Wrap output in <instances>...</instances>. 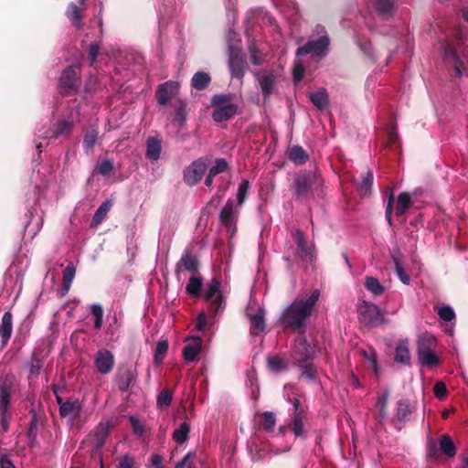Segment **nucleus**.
<instances>
[{
  "mask_svg": "<svg viewBox=\"0 0 468 468\" xmlns=\"http://www.w3.org/2000/svg\"><path fill=\"white\" fill-rule=\"evenodd\" d=\"M320 181L317 171L301 170L294 178L291 186L292 195L297 199H306L309 197L314 186Z\"/></svg>",
  "mask_w": 468,
  "mask_h": 468,
  "instance_id": "nucleus-3",
  "label": "nucleus"
},
{
  "mask_svg": "<svg viewBox=\"0 0 468 468\" xmlns=\"http://www.w3.org/2000/svg\"><path fill=\"white\" fill-rule=\"evenodd\" d=\"M11 398V387L6 383L0 386V425L3 432L9 430L11 415L8 413V407Z\"/></svg>",
  "mask_w": 468,
  "mask_h": 468,
  "instance_id": "nucleus-13",
  "label": "nucleus"
},
{
  "mask_svg": "<svg viewBox=\"0 0 468 468\" xmlns=\"http://www.w3.org/2000/svg\"><path fill=\"white\" fill-rule=\"evenodd\" d=\"M288 159L297 165H303L309 159V154L300 145H293L288 148Z\"/></svg>",
  "mask_w": 468,
  "mask_h": 468,
  "instance_id": "nucleus-25",
  "label": "nucleus"
},
{
  "mask_svg": "<svg viewBox=\"0 0 468 468\" xmlns=\"http://www.w3.org/2000/svg\"><path fill=\"white\" fill-rule=\"evenodd\" d=\"M292 358L295 366L314 361V348L307 342L304 335H299L292 346Z\"/></svg>",
  "mask_w": 468,
  "mask_h": 468,
  "instance_id": "nucleus-10",
  "label": "nucleus"
},
{
  "mask_svg": "<svg viewBox=\"0 0 468 468\" xmlns=\"http://www.w3.org/2000/svg\"><path fill=\"white\" fill-rule=\"evenodd\" d=\"M411 206V197L410 195L407 192H402L399 195L397 199V206L395 214L397 217L403 216L406 211Z\"/></svg>",
  "mask_w": 468,
  "mask_h": 468,
  "instance_id": "nucleus-38",
  "label": "nucleus"
},
{
  "mask_svg": "<svg viewBox=\"0 0 468 468\" xmlns=\"http://www.w3.org/2000/svg\"><path fill=\"white\" fill-rule=\"evenodd\" d=\"M73 129V122L69 120L60 119L58 121L50 138L57 139L59 136H69Z\"/></svg>",
  "mask_w": 468,
  "mask_h": 468,
  "instance_id": "nucleus-33",
  "label": "nucleus"
},
{
  "mask_svg": "<svg viewBox=\"0 0 468 468\" xmlns=\"http://www.w3.org/2000/svg\"><path fill=\"white\" fill-rule=\"evenodd\" d=\"M81 410L80 402L76 399L74 401H66L65 404L59 407V415L62 418H67L70 415H79Z\"/></svg>",
  "mask_w": 468,
  "mask_h": 468,
  "instance_id": "nucleus-36",
  "label": "nucleus"
},
{
  "mask_svg": "<svg viewBox=\"0 0 468 468\" xmlns=\"http://www.w3.org/2000/svg\"><path fill=\"white\" fill-rule=\"evenodd\" d=\"M173 393L169 388H164L157 397V406L159 408L168 407L171 404Z\"/></svg>",
  "mask_w": 468,
  "mask_h": 468,
  "instance_id": "nucleus-52",
  "label": "nucleus"
},
{
  "mask_svg": "<svg viewBox=\"0 0 468 468\" xmlns=\"http://www.w3.org/2000/svg\"><path fill=\"white\" fill-rule=\"evenodd\" d=\"M29 413L31 414V420L29 422V427L27 431V445L30 448H33L37 444L38 420H37V413L34 409H31Z\"/></svg>",
  "mask_w": 468,
  "mask_h": 468,
  "instance_id": "nucleus-27",
  "label": "nucleus"
},
{
  "mask_svg": "<svg viewBox=\"0 0 468 468\" xmlns=\"http://www.w3.org/2000/svg\"><path fill=\"white\" fill-rule=\"evenodd\" d=\"M233 95L217 94L211 99V105L215 108L212 118L216 122H222L231 119L238 111V105L234 103Z\"/></svg>",
  "mask_w": 468,
  "mask_h": 468,
  "instance_id": "nucleus-6",
  "label": "nucleus"
},
{
  "mask_svg": "<svg viewBox=\"0 0 468 468\" xmlns=\"http://www.w3.org/2000/svg\"><path fill=\"white\" fill-rule=\"evenodd\" d=\"M100 49L101 46L97 41H94L90 45L88 50V58L90 60V66L96 62Z\"/></svg>",
  "mask_w": 468,
  "mask_h": 468,
  "instance_id": "nucleus-59",
  "label": "nucleus"
},
{
  "mask_svg": "<svg viewBox=\"0 0 468 468\" xmlns=\"http://www.w3.org/2000/svg\"><path fill=\"white\" fill-rule=\"evenodd\" d=\"M395 0H376L375 8L377 12L383 16H389L393 13Z\"/></svg>",
  "mask_w": 468,
  "mask_h": 468,
  "instance_id": "nucleus-45",
  "label": "nucleus"
},
{
  "mask_svg": "<svg viewBox=\"0 0 468 468\" xmlns=\"http://www.w3.org/2000/svg\"><path fill=\"white\" fill-rule=\"evenodd\" d=\"M112 207V202L111 200H106L102 202L93 215L90 227L97 228L106 218Z\"/></svg>",
  "mask_w": 468,
  "mask_h": 468,
  "instance_id": "nucleus-30",
  "label": "nucleus"
},
{
  "mask_svg": "<svg viewBox=\"0 0 468 468\" xmlns=\"http://www.w3.org/2000/svg\"><path fill=\"white\" fill-rule=\"evenodd\" d=\"M113 170V163L110 159H104L96 165V171L104 176H108Z\"/></svg>",
  "mask_w": 468,
  "mask_h": 468,
  "instance_id": "nucleus-54",
  "label": "nucleus"
},
{
  "mask_svg": "<svg viewBox=\"0 0 468 468\" xmlns=\"http://www.w3.org/2000/svg\"><path fill=\"white\" fill-rule=\"evenodd\" d=\"M229 67L232 78L241 80L248 69L246 56L235 48H229Z\"/></svg>",
  "mask_w": 468,
  "mask_h": 468,
  "instance_id": "nucleus-12",
  "label": "nucleus"
},
{
  "mask_svg": "<svg viewBox=\"0 0 468 468\" xmlns=\"http://www.w3.org/2000/svg\"><path fill=\"white\" fill-rule=\"evenodd\" d=\"M209 164L210 159L207 156H203L193 161L184 169L183 176L185 183L189 186L197 185L203 178Z\"/></svg>",
  "mask_w": 468,
  "mask_h": 468,
  "instance_id": "nucleus-8",
  "label": "nucleus"
},
{
  "mask_svg": "<svg viewBox=\"0 0 468 468\" xmlns=\"http://www.w3.org/2000/svg\"><path fill=\"white\" fill-rule=\"evenodd\" d=\"M129 420L133 432L137 435H143L144 432V426L141 423V421L134 416H131Z\"/></svg>",
  "mask_w": 468,
  "mask_h": 468,
  "instance_id": "nucleus-62",
  "label": "nucleus"
},
{
  "mask_svg": "<svg viewBox=\"0 0 468 468\" xmlns=\"http://www.w3.org/2000/svg\"><path fill=\"white\" fill-rule=\"evenodd\" d=\"M433 392L438 399H443L447 394L446 385L441 381L436 382L433 387Z\"/></svg>",
  "mask_w": 468,
  "mask_h": 468,
  "instance_id": "nucleus-64",
  "label": "nucleus"
},
{
  "mask_svg": "<svg viewBox=\"0 0 468 468\" xmlns=\"http://www.w3.org/2000/svg\"><path fill=\"white\" fill-rule=\"evenodd\" d=\"M365 287L375 296H379L385 292V287L380 283L378 278L367 276L365 278Z\"/></svg>",
  "mask_w": 468,
  "mask_h": 468,
  "instance_id": "nucleus-39",
  "label": "nucleus"
},
{
  "mask_svg": "<svg viewBox=\"0 0 468 468\" xmlns=\"http://www.w3.org/2000/svg\"><path fill=\"white\" fill-rule=\"evenodd\" d=\"M219 220L226 227L233 224V201L229 200L219 213Z\"/></svg>",
  "mask_w": 468,
  "mask_h": 468,
  "instance_id": "nucleus-40",
  "label": "nucleus"
},
{
  "mask_svg": "<svg viewBox=\"0 0 468 468\" xmlns=\"http://www.w3.org/2000/svg\"><path fill=\"white\" fill-rule=\"evenodd\" d=\"M312 103L319 110H324L329 103V96L325 89L321 88L309 94Z\"/></svg>",
  "mask_w": 468,
  "mask_h": 468,
  "instance_id": "nucleus-28",
  "label": "nucleus"
},
{
  "mask_svg": "<svg viewBox=\"0 0 468 468\" xmlns=\"http://www.w3.org/2000/svg\"><path fill=\"white\" fill-rule=\"evenodd\" d=\"M98 135L99 132L96 129H90L85 133L83 145L86 150H90L93 148L94 144L97 142Z\"/></svg>",
  "mask_w": 468,
  "mask_h": 468,
  "instance_id": "nucleus-51",
  "label": "nucleus"
},
{
  "mask_svg": "<svg viewBox=\"0 0 468 468\" xmlns=\"http://www.w3.org/2000/svg\"><path fill=\"white\" fill-rule=\"evenodd\" d=\"M437 346L436 338L428 333L419 335L417 340V355L419 362L428 367H434L440 364V359L434 350Z\"/></svg>",
  "mask_w": 468,
  "mask_h": 468,
  "instance_id": "nucleus-4",
  "label": "nucleus"
},
{
  "mask_svg": "<svg viewBox=\"0 0 468 468\" xmlns=\"http://www.w3.org/2000/svg\"><path fill=\"white\" fill-rule=\"evenodd\" d=\"M203 286V279L201 276L192 275L186 286V292L192 297H199Z\"/></svg>",
  "mask_w": 468,
  "mask_h": 468,
  "instance_id": "nucleus-37",
  "label": "nucleus"
},
{
  "mask_svg": "<svg viewBox=\"0 0 468 468\" xmlns=\"http://www.w3.org/2000/svg\"><path fill=\"white\" fill-rule=\"evenodd\" d=\"M250 183L248 179H242L239 185L237 192V202L239 206H242L249 195Z\"/></svg>",
  "mask_w": 468,
  "mask_h": 468,
  "instance_id": "nucleus-46",
  "label": "nucleus"
},
{
  "mask_svg": "<svg viewBox=\"0 0 468 468\" xmlns=\"http://www.w3.org/2000/svg\"><path fill=\"white\" fill-rule=\"evenodd\" d=\"M372 184L373 173L371 170L367 169L365 173L361 174V181L356 184L357 191L363 197L368 196L371 192Z\"/></svg>",
  "mask_w": 468,
  "mask_h": 468,
  "instance_id": "nucleus-29",
  "label": "nucleus"
},
{
  "mask_svg": "<svg viewBox=\"0 0 468 468\" xmlns=\"http://www.w3.org/2000/svg\"><path fill=\"white\" fill-rule=\"evenodd\" d=\"M388 400V391L383 392L378 398V407L379 408V417L381 419H385L387 416Z\"/></svg>",
  "mask_w": 468,
  "mask_h": 468,
  "instance_id": "nucleus-56",
  "label": "nucleus"
},
{
  "mask_svg": "<svg viewBox=\"0 0 468 468\" xmlns=\"http://www.w3.org/2000/svg\"><path fill=\"white\" fill-rule=\"evenodd\" d=\"M393 203H394V195H393V192L390 191V194L388 196V204L386 207V212H385L386 219L389 226L393 225V221H392Z\"/></svg>",
  "mask_w": 468,
  "mask_h": 468,
  "instance_id": "nucleus-60",
  "label": "nucleus"
},
{
  "mask_svg": "<svg viewBox=\"0 0 468 468\" xmlns=\"http://www.w3.org/2000/svg\"><path fill=\"white\" fill-rule=\"evenodd\" d=\"M409 341L400 340L396 346L395 361L399 364L410 365V354L409 349Z\"/></svg>",
  "mask_w": 468,
  "mask_h": 468,
  "instance_id": "nucleus-24",
  "label": "nucleus"
},
{
  "mask_svg": "<svg viewBox=\"0 0 468 468\" xmlns=\"http://www.w3.org/2000/svg\"><path fill=\"white\" fill-rule=\"evenodd\" d=\"M438 315L445 322H451L455 318V313L451 306H442L438 311Z\"/></svg>",
  "mask_w": 468,
  "mask_h": 468,
  "instance_id": "nucleus-58",
  "label": "nucleus"
},
{
  "mask_svg": "<svg viewBox=\"0 0 468 468\" xmlns=\"http://www.w3.org/2000/svg\"><path fill=\"white\" fill-rule=\"evenodd\" d=\"M414 410L413 404L409 399H400L398 402L396 416L399 421L407 422L410 420Z\"/></svg>",
  "mask_w": 468,
  "mask_h": 468,
  "instance_id": "nucleus-23",
  "label": "nucleus"
},
{
  "mask_svg": "<svg viewBox=\"0 0 468 468\" xmlns=\"http://www.w3.org/2000/svg\"><path fill=\"white\" fill-rule=\"evenodd\" d=\"M44 365V355L43 351L40 349L34 350L30 360L27 362V367L29 370V379L36 378L39 376L41 368Z\"/></svg>",
  "mask_w": 468,
  "mask_h": 468,
  "instance_id": "nucleus-21",
  "label": "nucleus"
},
{
  "mask_svg": "<svg viewBox=\"0 0 468 468\" xmlns=\"http://www.w3.org/2000/svg\"><path fill=\"white\" fill-rule=\"evenodd\" d=\"M247 318L250 322V334L251 335H260L265 332L266 320L264 309L259 307L255 314H247Z\"/></svg>",
  "mask_w": 468,
  "mask_h": 468,
  "instance_id": "nucleus-18",
  "label": "nucleus"
},
{
  "mask_svg": "<svg viewBox=\"0 0 468 468\" xmlns=\"http://www.w3.org/2000/svg\"><path fill=\"white\" fill-rule=\"evenodd\" d=\"M319 296L320 292L314 290L307 299L294 300L282 312L279 324L284 330L298 331L299 335H304L305 321L311 316Z\"/></svg>",
  "mask_w": 468,
  "mask_h": 468,
  "instance_id": "nucleus-1",
  "label": "nucleus"
},
{
  "mask_svg": "<svg viewBox=\"0 0 468 468\" xmlns=\"http://www.w3.org/2000/svg\"><path fill=\"white\" fill-rule=\"evenodd\" d=\"M137 372L132 366L119 365L115 373L114 381L121 392H126L134 383Z\"/></svg>",
  "mask_w": 468,
  "mask_h": 468,
  "instance_id": "nucleus-14",
  "label": "nucleus"
},
{
  "mask_svg": "<svg viewBox=\"0 0 468 468\" xmlns=\"http://www.w3.org/2000/svg\"><path fill=\"white\" fill-rule=\"evenodd\" d=\"M68 18L77 27L80 28L82 27V16L80 8L76 4L70 3L68 6L67 13Z\"/></svg>",
  "mask_w": 468,
  "mask_h": 468,
  "instance_id": "nucleus-41",
  "label": "nucleus"
},
{
  "mask_svg": "<svg viewBox=\"0 0 468 468\" xmlns=\"http://www.w3.org/2000/svg\"><path fill=\"white\" fill-rule=\"evenodd\" d=\"M221 282L218 278L213 277L207 283L204 293V300L208 304V314L216 318L221 314L226 307V300L220 291Z\"/></svg>",
  "mask_w": 468,
  "mask_h": 468,
  "instance_id": "nucleus-5",
  "label": "nucleus"
},
{
  "mask_svg": "<svg viewBox=\"0 0 468 468\" xmlns=\"http://www.w3.org/2000/svg\"><path fill=\"white\" fill-rule=\"evenodd\" d=\"M303 418L304 414L297 413L292 414V431L297 437H302L304 433L303 431Z\"/></svg>",
  "mask_w": 468,
  "mask_h": 468,
  "instance_id": "nucleus-49",
  "label": "nucleus"
},
{
  "mask_svg": "<svg viewBox=\"0 0 468 468\" xmlns=\"http://www.w3.org/2000/svg\"><path fill=\"white\" fill-rule=\"evenodd\" d=\"M439 446L441 452L449 458H452L456 454V446L451 436L448 434H443L440 438Z\"/></svg>",
  "mask_w": 468,
  "mask_h": 468,
  "instance_id": "nucleus-35",
  "label": "nucleus"
},
{
  "mask_svg": "<svg viewBox=\"0 0 468 468\" xmlns=\"http://www.w3.org/2000/svg\"><path fill=\"white\" fill-rule=\"evenodd\" d=\"M260 428L267 432H271L276 425V418L273 412L265 411L261 416Z\"/></svg>",
  "mask_w": 468,
  "mask_h": 468,
  "instance_id": "nucleus-42",
  "label": "nucleus"
},
{
  "mask_svg": "<svg viewBox=\"0 0 468 468\" xmlns=\"http://www.w3.org/2000/svg\"><path fill=\"white\" fill-rule=\"evenodd\" d=\"M211 82V77L208 73L198 71L191 79V87L197 90H205Z\"/></svg>",
  "mask_w": 468,
  "mask_h": 468,
  "instance_id": "nucleus-31",
  "label": "nucleus"
},
{
  "mask_svg": "<svg viewBox=\"0 0 468 468\" xmlns=\"http://www.w3.org/2000/svg\"><path fill=\"white\" fill-rule=\"evenodd\" d=\"M225 188L219 186L218 192L210 198L207 206L217 207L224 197Z\"/></svg>",
  "mask_w": 468,
  "mask_h": 468,
  "instance_id": "nucleus-63",
  "label": "nucleus"
},
{
  "mask_svg": "<svg viewBox=\"0 0 468 468\" xmlns=\"http://www.w3.org/2000/svg\"><path fill=\"white\" fill-rule=\"evenodd\" d=\"M293 244L284 250L283 259L287 262V268L292 269L293 263L309 261L316 260L315 247L309 243L304 233L301 229H296L292 235Z\"/></svg>",
  "mask_w": 468,
  "mask_h": 468,
  "instance_id": "nucleus-2",
  "label": "nucleus"
},
{
  "mask_svg": "<svg viewBox=\"0 0 468 468\" xmlns=\"http://www.w3.org/2000/svg\"><path fill=\"white\" fill-rule=\"evenodd\" d=\"M115 363L113 354L107 349H100L94 357V365L97 370L103 375L112 372Z\"/></svg>",
  "mask_w": 468,
  "mask_h": 468,
  "instance_id": "nucleus-16",
  "label": "nucleus"
},
{
  "mask_svg": "<svg viewBox=\"0 0 468 468\" xmlns=\"http://www.w3.org/2000/svg\"><path fill=\"white\" fill-rule=\"evenodd\" d=\"M199 261L197 257L191 251L186 250L176 263V272L178 275L181 271H186L195 274L197 272Z\"/></svg>",
  "mask_w": 468,
  "mask_h": 468,
  "instance_id": "nucleus-19",
  "label": "nucleus"
},
{
  "mask_svg": "<svg viewBox=\"0 0 468 468\" xmlns=\"http://www.w3.org/2000/svg\"><path fill=\"white\" fill-rule=\"evenodd\" d=\"M267 367L274 373L284 372L288 369L287 361L278 355L268 356Z\"/></svg>",
  "mask_w": 468,
  "mask_h": 468,
  "instance_id": "nucleus-32",
  "label": "nucleus"
},
{
  "mask_svg": "<svg viewBox=\"0 0 468 468\" xmlns=\"http://www.w3.org/2000/svg\"><path fill=\"white\" fill-rule=\"evenodd\" d=\"M178 90L179 83L177 81L168 80L158 85L155 91L157 102L162 106H165L178 93Z\"/></svg>",
  "mask_w": 468,
  "mask_h": 468,
  "instance_id": "nucleus-15",
  "label": "nucleus"
},
{
  "mask_svg": "<svg viewBox=\"0 0 468 468\" xmlns=\"http://www.w3.org/2000/svg\"><path fill=\"white\" fill-rule=\"evenodd\" d=\"M357 314L360 322L370 327H378L385 323L384 313L372 303L362 301L357 304Z\"/></svg>",
  "mask_w": 468,
  "mask_h": 468,
  "instance_id": "nucleus-7",
  "label": "nucleus"
},
{
  "mask_svg": "<svg viewBox=\"0 0 468 468\" xmlns=\"http://www.w3.org/2000/svg\"><path fill=\"white\" fill-rule=\"evenodd\" d=\"M187 120L186 102L182 99L176 100L174 122L179 126H184Z\"/></svg>",
  "mask_w": 468,
  "mask_h": 468,
  "instance_id": "nucleus-34",
  "label": "nucleus"
},
{
  "mask_svg": "<svg viewBox=\"0 0 468 468\" xmlns=\"http://www.w3.org/2000/svg\"><path fill=\"white\" fill-rule=\"evenodd\" d=\"M440 447H438L437 441L429 438L427 441V459L430 461H437L440 457Z\"/></svg>",
  "mask_w": 468,
  "mask_h": 468,
  "instance_id": "nucleus-50",
  "label": "nucleus"
},
{
  "mask_svg": "<svg viewBox=\"0 0 468 468\" xmlns=\"http://www.w3.org/2000/svg\"><path fill=\"white\" fill-rule=\"evenodd\" d=\"M108 431L104 426L97 427L95 431V442L97 447H101L105 443Z\"/></svg>",
  "mask_w": 468,
  "mask_h": 468,
  "instance_id": "nucleus-57",
  "label": "nucleus"
},
{
  "mask_svg": "<svg viewBox=\"0 0 468 468\" xmlns=\"http://www.w3.org/2000/svg\"><path fill=\"white\" fill-rule=\"evenodd\" d=\"M229 167V165L225 158H217L208 172L210 173V176H217L218 175L227 171Z\"/></svg>",
  "mask_w": 468,
  "mask_h": 468,
  "instance_id": "nucleus-48",
  "label": "nucleus"
},
{
  "mask_svg": "<svg viewBox=\"0 0 468 468\" xmlns=\"http://www.w3.org/2000/svg\"><path fill=\"white\" fill-rule=\"evenodd\" d=\"M296 367L301 369L302 377H304L309 380H314L316 378L317 372L314 365V361L297 365Z\"/></svg>",
  "mask_w": 468,
  "mask_h": 468,
  "instance_id": "nucleus-47",
  "label": "nucleus"
},
{
  "mask_svg": "<svg viewBox=\"0 0 468 468\" xmlns=\"http://www.w3.org/2000/svg\"><path fill=\"white\" fill-rule=\"evenodd\" d=\"M58 88L62 96H70L79 91L80 82L75 67L69 66L63 70L58 80Z\"/></svg>",
  "mask_w": 468,
  "mask_h": 468,
  "instance_id": "nucleus-11",
  "label": "nucleus"
},
{
  "mask_svg": "<svg viewBox=\"0 0 468 468\" xmlns=\"http://www.w3.org/2000/svg\"><path fill=\"white\" fill-rule=\"evenodd\" d=\"M168 341L167 340H159L156 344L155 350H154V363L159 366L163 363L164 357L166 355L168 351Z\"/></svg>",
  "mask_w": 468,
  "mask_h": 468,
  "instance_id": "nucleus-44",
  "label": "nucleus"
},
{
  "mask_svg": "<svg viewBox=\"0 0 468 468\" xmlns=\"http://www.w3.org/2000/svg\"><path fill=\"white\" fill-rule=\"evenodd\" d=\"M13 332V314L11 312H5L1 320L0 324V337L2 342V347H5Z\"/></svg>",
  "mask_w": 468,
  "mask_h": 468,
  "instance_id": "nucleus-22",
  "label": "nucleus"
},
{
  "mask_svg": "<svg viewBox=\"0 0 468 468\" xmlns=\"http://www.w3.org/2000/svg\"><path fill=\"white\" fill-rule=\"evenodd\" d=\"M161 151V141L155 137H149L146 141V158L152 161H157L160 158Z\"/></svg>",
  "mask_w": 468,
  "mask_h": 468,
  "instance_id": "nucleus-26",
  "label": "nucleus"
},
{
  "mask_svg": "<svg viewBox=\"0 0 468 468\" xmlns=\"http://www.w3.org/2000/svg\"><path fill=\"white\" fill-rule=\"evenodd\" d=\"M189 341L182 351L184 359L187 362H195L199 358V353L202 348V339L200 336H191L186 339Z\"/></svg>",
  "mask_w": 468,
  "mask_h": 468,
  "instance_id": "nucleus-20",
  "label": "nucleus"
},
{
  "mask_svg": "<svg viewBox=\"0 0 468 468\" xmlns=\"http://www.w3.org/2000/svg\"><path fill=\"white\" fill-rule=\"evenodd\" d=\"M90 312L95 318L94 327L101 329L103 322V309L100 304H92L90 306Z\"/></svg>",
  "mask_w": 468,
  "mask_h": 468,
  "instance_id": "nucleus-53",
  "label": "nucleus"
},
{
  "mask_svg": "<svg viewBox=\"0 0 468 468\" xmlns=\"http://www.w3.org/2000/svg\"><path fill=\"white\" fill-rule=\"evenodd\" d=\"M395 271L399 279L406 285L410 284V277L402 267L401 263L398 259H394Z\"/></svg>",
  "mask_w": 468,
  "mask_h": 468,
  "instance_id": "nucleus-55",
  "label": "nucleus"
},
{
  "mask_svg": "<svg viewBox=\"0 0 468 468\" xmlns=\"http://www.w3.org/2000/svg\"><path fill=\"white\" fill-rule=\"evenodd\" d=\"M190 426L187 422L180 424L173 433V439L179 444L185 443L189 438Z\"/></svg>",
  "mask_w": 468,
  "mask_h": 468,
  "instance_id": "nucleus-43",
  "label": "nucleus"
},
{
  "mask_svg": "<svg viewBox=\"0 0 468 468\" xmlns=\"http://www.w3.org/2000/svg\"><path fill=\"white\" fill-rule=\"evenodd\" d=\"M76 268L72 263L69 264L63 271V282L72 283L75 277Z\"/></svg>",
  "mask_w": 468,
  "mask_h": 468,
  "instance_id": "nucleus-61",
  "label": "nucleus"
},
{
  "mask_svg": "<svg viewBox=\"0 0 468 468\" xmlns=\"http://www.w3.org/2000/svg\"><path fill=\"white\" fill-rule=\"evenodd\" d=\"M330 38L327 35L322 36L315 40H309L304 45L296 49L295 55L297 57L306 56L313 54L318 58H324L329 50Z\"/></svg>",
  "mask_w": 468,
  "mask_h": 468,
  "instance_id": "nucleus-9",
  "label": "nucleus"
},
{
  "mask_svg": "<svg viewBox=\"0 0 468 468\" xmlns=\"http://www.w3.org/2000/svg\"><path fill=\"white\" fill-rule=\"evenodd\" d=\"M264 100H267L274 91L276 86V76L272 70H262L255 72Z\"/></svg>",
  "mask_w": 468,
  "mask_h": 468,
  "instance_id": "nucleus-17",
  "label": "nucleus"
}]
</instances>
